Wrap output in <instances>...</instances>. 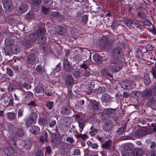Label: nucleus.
Returning a JSON list of instances; mask_svg holds the SVG:
<instances>
[{
  "mask_svg": "<svg viewBox=\"0 0 156 156\" xmlns=\"http://www.w3.org/2000/svg\"><path fill=\"white\" fill-rule=\"evenodd\" d=\"M46 31L44 26L39 27V29L35 33H33L24 39L22 41V44L27 48H30L36 40L40 44H43L46 42L44 33Z\"/></svg>",
  "mask_w": 156,
  "mask_h": 156,
  "instance_id": "f257e3e1",
  "label": "nucleus"
},
{
  "mask_svg": "<svg viewBox=\"0 0 156 156\" xmlns=\"http://www.w3.org/2000/svg\"><path fill=\"white\" fill-rule=\"evenodd\" d=\"M112 58L110 62L109 67L111 69L112 72H116L119 71L122 68L121 65L120 61L117 58Z\"/></svg>",
  "mask_w": 156,
  "mask_h": 156,
  "instance_id": "f03ea898",
  "label": "nucleus"
},
{
  "mask_svg": "<svg viewBox=\"0 0 156 156\" xmlns=\"http://www.w3.org/2000/svg\"><path fill=\"white\" fill-rule=\"evenodd\" d=\"M38 118V115L37 113L32 112H31L28 118L26 120V124L27 126H29L32 123L36 122Z\"/></svg>",
  "mask_w": 156,
  "mask_h": 156,
  "instance_id": "7ed1b4c3",
  "label": "nucleus"
},
{
  "mask_svg": "<svg viewBox=\"0 0 156 156\" xmlns=\"http://www.w3.org/2000/svg\"><path fill=\"white\" fill-rule=\"evenodd\" d=\"M124 48V44L122 41L118 43L117 48L115 49L113 51V57L118 58L120 52Z\"/></svg>",
  "mask_w": 156,
  "mask_h": 156,
  "instance_id": "20e7f679",
  "label": "nucleus"
},
{
  "mask_svg": "<svg viewBox=\"0 0 156 156\" xmlns=\"http://www.w3.org/2000/svg\"><path fill=\"white\" fill-rule=\"evenodd\" d=\"M73 108L70 105L63 107L61 109L60 112L63 115H68L73 111Z\"/></svg>",
  "mask_w": 156,
  "mask_h": 156,
  "instance_id": "39448f33",
  "label": "nucleus"
},
{
  "mask_svg": "<svg viewBox=\"0 0 156 156\" xmlns=\"http://www.w3.org/2000/svg\"><path fill=\"white\" fill-rule=\"evenodd\" d=\"M99 102L96 101L91 100L90 101V110L92 111H95L99 108Z\"/></svg>",
  "mask_w": 156,
  "mask_h": 156,
  "instance_id": "423d86ee",
  "label": "nucleus"
},
{
  "mask_svg": "<svg viewBox=\"0 0 156 156\" xmlns=\"http://www.w3.org/2000/svg\"><path fill=\"white\" fill-rule=\"evenodd\" d=\"M112 97L109 94L105 93L103 94L101 100L103 103H108L111 101Z\"/></svg>",
  "mask_w": 156,
  "mask_h": 156,
  "instance_id": "0eeeda50",
  "label": "nucleus"
},
{
  "mask_svg": "<svg viewBox=\"0 0 156 156\" xmlns=\"http://www.w3.org/2000/svg\"><path fill=\"white\" fill-rule=\"evenodd\" d=\"M112 121L108 120L105 121L104 124L103 129L106 132L112 130Z\"/></svg>",
  "mask_w": 156,
  "mask_h": 156,
  "instance_id": "6e6552de",
  "label": "nucleus"
},
{
  "mask_svg": "<svg viewBox=\"0 0 156 156\" xmlns=\"http://www.w3.org/2000/svg\"><path fill=\"white\" fill-rule=\"evenodd\" d=\"M110 43L108 41L107 38L105 36H103L101 39L100 45L102 48H107L109 47Z\"/></svg>",
  "mask_w": 156,
  "mask_h": 156,
  "instance_id": "1a4fd4ad",
  "label": "nucleus"
},
{
  "mask_svg": "<svg viewBox=\"0 0 156 156\" xmlns=\"http://www.w3.org/2000/svg\"><path fill=\"white\" fill-rule=\"evenodd\" d=\"M143 153V150L139 147H136L132 151V154L133 156H141Z\"/></svg>",
  "mask_w": 156,
  "mask_h": 156,
  "instance_id": "9d476101",
  "label": "nucleus"
},
{
  "mask_svg": "<svg viewBox=\"0 0 156 156\" xmlns=\"http://www.w3.org/2000/svg\"><path fill=\"white\" fill-rule=\"evenodd\" d=\"M3 4L4 9L5 10H12L13 9L12 2L10 0H5L3 1Z\"/></svg>",
  "mask_w": 156,
  "mask_h": 156,
  "instance_id": "9b49d317",
  "label": "nucleus"
},
{
  "mask_svg": "<svg viewBox=\"0 0 156 156\" xmlns=\"http://www.w3.org/2000/svg\"><path fill=\"white\" fill-rule=\"evenodd\" d=\"M33 144V141L29 140H26L24 141L23 147L26 149L30 150Z\"/></svg>",
  "mask_w": 156,
  "mask_h": 156,
  "instance_id": "f8f14e48",
  "label": "nucleus"
},
{
  "mask_svg": "<svg viewBox=\"0 0 156 156\" xmlns=\"http://www.w3.org/2000/svg\"><path fill=\"white\" fill-rule=\"evenodd\" d=\"M101 73L103 77L106 79L112 77V76L110 74L106 69H102L101 71Z\"/></svg>",
  "mask_w": 156,
  "mask_h": 156,
  "instance_id": "ddd939ff",
  "label": "nucleus"
},
{
  "mask_svg": "<svg viewBox=\"0 0 156 156\" xmlns=\"http://www.w3.org/2000/svg\"><path fill=\"white\" fill-rule=\"evenodd\" d=\"M30 131L31 133L34 134H38L40 132V129L38 126L33 125L30 128Z\"/></svg>",
  "mask_w": 156,
  "mask_h": 156,
  "instance_id": "4468645a",
  "label": "nucleus"
},
{
  "mask_svg": "<svg viewBox=\"0 0 156 156\" xmlns=\"http://www.w3.org/2000/svg\"><path fill=\"white\" fill-rule=\"evenodd\" d=\"M73 79L71 75H68L66 76L65 79V83L68 86H70L73 83Z\"/></svg>",
  "mask_w": 156,
  "mask_h": 156,
  "instance_id": "2eb2a0df",
  "label": "nucleus"
},
{
  "mask_svg": "<svg viewBox=\"0 0 156 156\" xmlns=\"http://www.w3.org/2000/svg\"><path fill=\"white\" fill-rule=\"evenodd\" d=\"M124 23L128 27L133 28L135 27V24L133 23L132 20L130 19L126 20L124 21Z\"/></svg>",
  "mask_w": 156,
  "mask_h": 156,
  "instance_id": "dca6fc26",
  "label": "nucleus"
},
{
  "mask_svg": "<svg viewBox=\"0 0 156 156\" xmlns=\"http://www.w3.org/2000/svg\"><path fill=\"white\" fill-rule=\"evenodd\" d=\"M148 106L152 108L156 106V98L152 97L150 98L147 103Z\"/></svg>",
  "mask_w": 156,
  "mask_h": 156,
  "instance_id": "f3484780",
  "label": "nucleus"
},
{
  "mask_svg": "<svg viewBox=\"0 0 156 156\" xmlns=\"http://www.w3.org/2000/svg\"><path fill=\"white\" fill-rule=\"evenodd\" d=\"M133 83L132 82L131 80H127V81H124L122 82L121 83V87L124 89H126L127 88V87H130V88H131L130 86L131 83Z\"/></svg>",
  "mask_w": 156,
  "mask_h": 156,
  "instance_id": "a211bd4d",
  "label": "nucleus"
},
{
  "mask_svg": "<svg viewBox=\"0 0 156 156\" xmlns=\"http://www.w3.org/2000/svg\"><path fill=\"white\" fill-rule=\"evenodd\" d=\"M36 56L34 54H32L30 55L27 58V62L28 64H32L36 60Z\"/></svg>",
  "mask_w": 156,
  "mask_h": 156,
  "instance_id": "6ab92c4d",
  "label": "nucleus"
},
{
  "mask_svg": "<svg viewBox=\"0 0 156 156\" xmlns=\"http://www.w3.org/2000/svg\"><path fill=\"white\" fill-rule=\"evenodd\" d=\"M48 123V120L47 119L44 117H40L39 119L38 123L41 126H43L45 125Z\"/></svg>",
  "mask_w": 156,
  "mask_h": 156,
  "instance_id": "aec40b11",
  "label": "nucleus"
},
{
  "mask_svg": "<svg viewBox=\"0 0 156 156\" xmlns=\"http://www.w3.org/2000/svg\"><path fill=\"white\" fill-rule=\"evenodd\" d=\"M93 58L94 61L98 63H101L102 61V58L99 54H95L93 56Z\"/></svg>",
  "mask_w": 156,
  "mask_h": 156,
  "instance_id": "412c9836",
  "label": "nucleus"
},
{
  "mask_svg": "<svg viewBox=\"0 0 156 156\" xmlns=\"http://www.w3.org/2000/svg\"><path fill=\"white\" fill-rule=\"evenodd\" d=\"M55 31L60 34H64L65 31V29L63 26H57L55 28Z\"/></svg>",
  "mask_w": 156,
  "mask_h": 156,
  "instance_id": "4be33fe9",
  "label": "nucleus"
},
{
  "mask_svg": "<svg viewBox=\"0 0 156 156\" xmlns=\"http://www.w3.org/2000/svg\"><path fill=\"white\" fill-rule=\"evenodd\" d=\"M95 85L94 84V87L95 88L94 90L95 92L98 94H100L102 93L105 91V89L104 87L99 86V88H97L95 87Z\"/></svg>",
  "mask_w": 156,
  "mask_h": 156,
  "instance_id": "5701e85b",
  "label": "nucleus"
},
{
  "mask_svg": "<svg viewBox=\"0 0 156 156\" xmlns=\"http://www.w3.org/2000/svg\"><path fill=\"white\" fill-rule=\"evenodd\" d=\"M152 94V91L151 89H147L144 90L142 93V95L143 97L148 98Z\"/></svg>",
  "mask_w": 156,
  "mask_h": 156,
  "instance_id": "b1692460",
  "label": "nucleus"
},
{
  "mask_svg": "<svg viewBox=\"0 0 156 156\" xmlns=\"http://www.w3.org/2000/svg\"><path fill=\"white\" fill-rule=\"evenodd\" d=\"M112 141L110 140L105 141L102 145L101 147L105 149H109L110 147L111 146Z\"/></svg>",
  "mask_w": 156,
  "mask_h": 156,
  "instance_id": "393cba45",
  "label": "nucleus"
},
{
  "mask_svg": "<svg viewBox=\"0 0 156 156\" xmlns=\"http://www.w3.org/2000/svg\"><path fill=\"white\" fill-rule=\"evenodd\" d=\"M51 0H44L43 3L41 6V10H49L48 7V4L50 2Z\"/></svg>",
  "mask_w": 156,
  "mask_h": 156,
  "instance_id": "a878e982",
  "label": "nucleus"
},
{
  "mask_svg": "<svg viewBox=\"0 0 156 156\" xmlns=\"http://www.w3.org/2000/svg\"><path fill=\"white\" fill-rule=\"evenodd\" d=\"M65 69L67 70L70 71L72 70V67L70 66L67 60H66L64 63Z\"/></svg>",
  "mask_w": 156,
  "mask_h": 156,
  "instance_id": "bb28decb",
  "label": "nucleus"
},
{
  "mask_svg": "<svg viewBox=\"0 0 156 156\" xmlns=\"http://www.w3.org/2000/svg\"><path fill=\"white\" fill-rule=\"evenodd\" d=\"M5 154L8 156H11L13 153L12 149L10 147H6L4 149Z\"/></svg>",
  "mask_w": 156,
  "mask_h": 156,
  "instance_id": "cd10ccee",
  "label": "nucleus"
},
{
  "mask_svg": "<svg viewBox=\"0 0 156 156\" xmlns=\"http://www.w3.org/2000/svg\"><path fill=\"white\" fill-rule=\"evenodd\" d=\"M42 2V0H32L31 3L32 6L37 7Z\"/></svg>",
  "mask_w": 156,
  "mask_h": 156,
  "instance_id": "c85d7f7f",
  "label": "nucleus"
},
{
  "mask_svg": "<svg viewBox=\"0 0 156 156\" xmlns=\"http://www.w3.org/2000/svg\"><path fill=\"white\" fill-rule=\"evenodd\" d=\"M78 122L80 127V131L81 132L84 126L85 121L83 119H80L78 121Z\"/></svg>",
  "mask_w": 156,
  "mask_h": 156,
  "instance_id": "c756f323",
  "label": "nucleus"
},
{
  "mask_svg": "<svg viewBox=\"0 0 156 156\" xmlns=\"http://www.w3.org/2000/svg\"><path fill=\"white\" fill-rule=\"evenodd\" d=\"M5 44L8 46H11L14 44V41L11 38L6 39L5 41Z\"/></svg>",
  "mask_w": 156,
  "mask_h": 156,
  "instance_id": "7c9ffc66",
  "label": "nucleus"
},
{
  "mask_svg": "<svg viewBox=\"0 0 156 156\" xmlns=\"http://www.w3.org/2000/svg\"><path fill=\"white\" fill-rule=\"evenodd\" d=\"M126 126L119 128L117 131V134L119 135H123L124 131L126 130Z\"/></svg>",
  "mask_w": 156,
  "mask_h": 156,
  "instance_id": "2f4dec72",
  "label": "nucleus"
},
{
  "mask_svg": "<svg viewBox=\"0 0 156 156\" xmlns=\"http://www.w3.org/2000/svg\"><path fill=\"white\" fill-rule=\"evenodd\" d=\"M36 69L38 72L41 74H43L45 72L44 67L39 65L36 67Z\"/></svg>",
  "mask_w": 156,
  "mask_h": 156,
  "instance_id": "473e14b6",
  "label": "nucleus"
},
{
  "mask_svg": "<svg viewBox=\"0 0 156 156\" xmlns=\"http://www.w3.org/2000/svg\"><path fill=\"white\" fill-rule=\"evenodd\" d=\"M36 92L38 93H42L44 91V90L42 88V84H38L36 87L35 89Z\"/></svg>",
  "mask_w": 156,
  "mask_h": 156,
  "instance_id": "72a5a7b5",
  "label": "nucleus"
},
{
  "mask_svg": "<svg viewBox=\"0 0 156 156\" xmlns=\"http://www.w3.org/2000/svg\"><path fill=\"white\" fill-rule=\"evenodd\" d=\"M140 95V92L137 91L133 90L130 94L131 96L134 98H138L139 95Z\"/></svg>",
  "mask_w": 156,
  "mask_h": 156,
  "instance_id": "f704fd0d",
  "label": "nucleus"
},
{
  "mask_svg": "<svg viewBox=\"0 0 156 156\" xmlns=\"http://www.w3.org/2000/svg\"><path fill=\"white\" fill-rule=\"evenodd\" d=\"M124 149L126 151H131L133 147L132 145L130 143H127L125 144L124 146Z\"/></svg>",
  "mask_w": 156,
  "mask_h": 156,
  "instance_id": "c9c22d12",
  "label": "nucleus"
},
{
  "mask_svg": "<svg viewBox=\"0 0 156 156\" xmlns=\"http://www.w3.org/2000/svg\"><path fill=\"white\" fill-rule=\"evenodd\" d=\"M144 81L146 85L149 84L151 83V80L149 77L148 75H146L144 76Z\"/></svg>",
  "mask_w": 156,
  "mask_h": 156,
  "instance_id": "e433bc0d",
  "label": "nucleus"
},
{
  "mask_svg": "<svg viewBox=\"0 0 156 156\" xmlns=\"http://www.w3.org/2000/svg\"><path fill=\"white\" fill-rule=\"evenodd\" d=\"M24 133V131L21 128L18 129L16 132V135L20 137H23Z\"/></svg>",
  "mask_w": 156,
  "mask_h": 156,
  "instance_id": "4c0bfd02",
  "label": "nucleus"
},
{
  "mask_svg": "<svg viewBox=\"0 0 156 156\" xmlns=\"http://www.w3.org/2000/svg\"><path fill=\"white\" fill-rule=\"evenodd\" d=\"M137 14L138 17L140 18H145L146 17V15L144 12L142 11H140L137 12Z\"/></svg>",
  "mask_w": 156,
  "mask_h": 156,
  "instance_id": "58836bf2",
  "label": "nucleus"
},
{
  "mask_svg": "<svg viewBox=\"0 0 156 156\" xmlns=\"http://www.w3.org/2000/svg\"><path fill=\"white\" fill-rule=\"evenodd\" d=\"M144 132L143 130H138L136 132L135 136L136 137H140L143 135Z\"/></svg>",
  "mask_w": 156,
  "mask_h": 156,
  "instance_id": "ea45409f",
  "label": "nucleus"
},
{
  "mask_svg": "<svg viewBox=\"0 0 156 156\" xmlns=\"http://www.w3.org/2000/svg\"><path fill=\"white\" fill-rule=\"evenodd\" d=\"M7 115L10 120H13L15 117L16 115L15 113L11 112L8 113Z\"/></svg>",
  "mask_w": 156,
  "mask_h": 156,
  "instance_id": "a19ab883",
  "label": "nucleus"
},
{
  "mask_svg": "<svg viewBox=\"0 0 156 156\" xmlns=\"http://www.w3.org/2000/svg\"><path fill=\"white\" fill-rule=\"evenodd\" d=\"M48 137V133H44V134L41 136L40 138L41 141L43 142L45 141H46Z\"/></svg>",
  "mask_w": 156,
  "mask_h": 156,
  "instance_id": "79ce46f5",
  "label": "nucleus"
},
{
  "mask_svg": "<svg viewBox=\"0 0 156 156\" xmlns=\"http://www.w3.org/2000/svg\"><path fill=\"white\" fill-rule=\"evenodd\" d=\"M73 74L74 77L78 78L80 76L81 73L80 71L76 70L73 72Z\"/></svg>",
  "mask_w": 156,
  "mask_h": 156,
  "instance_id": "37998d69",
  "label": "nucleus"
},
{
  "mask_svg": "<svg viewBox=\"0 0 156 156\" xmlns=\"http://www.w3.org/2000/svg\"><path fill=\"white\" fill-rule=\"evenodd\" d=\"M10 48L11 49V51L12 52L15 51V53H17L18 52V47L16 45L13 44L11 46Z\"/></svg>",
  "mask_w": 156,
  "mask_h": 156,
  "instance_id": "c03bdc74",
  "label": "nucleus"
},
{
  "mask_svg": "<svg viewBox=\"0 0 156 156\" xmlns=\"http://www.w3.org/2000/svg\"><path fill=\"white\" fill-rule=\"evenodd\" d=\"M6 69L7 74L10 77H12L13 76V72L11 69L10 67H7Z\"/></svg>",
  "mask_w": 156,
  "mask_h": 156,
  "instance_id": "a18cd8bd",
  "label": "nucleus"
},
{
  "mask_svg": "<svg viewBox=\"0 0 156 156\" xmlns=\"http://www.w3.org/2000/svg\"><path fill=\"white\" fill-rule=\"evenodd\" d=\"M146 49L147 51H152L154 50V47L151 44H148L146 46Z\"/></svg>",
  "mask_w": 156,
  "mask_h": 156,
  "instance_id": "49530a36",
  "label": "nucleus"
},
{
  "mask_svg": "<svg viewBox=\"0 0 156 156\" xmlns=\"http://www.w3.org/2000/svg\"><path fill=\"white\" fill-rule=\"evenodd\" d=\"M53 102H48L46 104V107H47L49 109L51 110L53 106Z\"/></svg>",
  "mask_w": 156,
  "mask_h": 156,
  "instance_id": "de8ad7c7",
  "label": "nucleus"
},
{
  "mask_svg": "<svg viewBox=\"0 0 156 156\" xmlns=\"http://www.w3.org/2000/svg\"><path fill=\"white\" fill-rule=\"evenodd\" d=\"M61 69L60 64L59 63L57 65L55 68H54V73L58 72L61 70Z\"/></svg>",
  "mask_w": 156,
  "mask_h": 156,
  "instance_id": "09e8293b",
  "label": "nucleus"
},
{
  "mask_svg": "<svg viewBox=\"0 0 156 156\" xmlns=\"http://www.w3.org/2000/svg\"><path fill=\"white\" fill-rule=\"evenodd\" d=\"M98 131V130L97 129H95L94 130L90 131L89 134L92 136H94L96 135Z\"/></svg>",
  "mask_w": 156,
  "mask_h": 156,
  "instance_id": "8fccbe9b",
  "label": "nucleus"
},
{
  "mask_svg": "<svg viewBox=\"0 0 156 156\" xmlns=\"http://www.w3.org/2000/svg\"><path fill=\"white\" fill-rule=\"evenodd\" d=\"M15 88V85L14 83H11L8 87V90L10 91H12Z\"/></svg>",
  "mask_w": 156,
  "mask_h": 156,
  "instance_id": "3c124183",
  "label": "nucleus"
},
{
  "mask_svg": "<svg viewBox=\"0 0 156 156\" xmlns=\"http://www.w3.org/2000/svg\"><path fill=\"white\" fill-rule=\"evenodd\" d=\"M107 113L109 114L114 113L115 112V109L111 108H109L106 110Z\"/></svg>",
  "mask_w": 156,
  "mask_h": 156,
  "instance_id": "603ef678",
  "label": "nucleus"
},
{
  "mask_svg": "<svg viewBox=\"0 0 156 156\" xmlns=\"http://www.w3.org/2000/svg\"><path fill=\"white\" fill-rule=\"evenodd\" d=\"M136 56L137 58H142L143 57L142 51L140 50H138L136 53Z\"/></svg>",
  "mask_w": 156,
  "mask_h": 156,
  "instance_id": "864d4df0",
  "label": "nucleus"
},
{
  "mask_svg": "<svg viewBox=\"0 0 156 156\" xmlns=\"http://www.w3.org/2000/svg\"><path fill=\"white\" fill-rule=\"evenodd\" d=\"M28 8L27 5L24 4L21 5L19 10H27Z\"/></svg>",
  "mask_w": 156,
  "mask_h": 156,
  "instance_id": "5fc2aeb1",
  "label": "nucleus"
},
{
  "mask_svg": "<svg viewBox=\"0 0 156 156\" xmlns=\"http://www.w3.org/2000/svg\"><path fill=\"white\" fill-rule=\"evenodd\" d=\"M87 136L86 134H79L76 136L77 138H81L83 140H84L86 139Z\"/></svg>",
  "mask_w": 156,
  "mask_h": 156,
  "instance_id": "6e6d98bb",
  "label": "nucleus"
},
{
  "mask_svg": "<svg viewBox=\"0 0 156 156\" xmlns=\"http://www.w3.org/2000/svg\"><path fill=\"white\" fill-rule=\"evenodd\" d=\"M34 156H44V154L41 150H39L36 152Z\"/></svg>",
  "mask_w": 156,
  "mask_h": 156,
  "instance_id": "4d7b16f0",
  "label": "nucleus"
},
{
  "mask_svg": "<svg viewBox=\"0 0 156 156\" xmlns=\"http://www.w3.org/2000/svg\"><path fill=\"white\" fill-rule=\"evenodd\" d=\"M24 112V110L22 108H20L19 109L18 111V116L19 117H21L23 115V113Z\"/></svg>",
  "mask_w": 156,
  "mask_h": 156,
  "instance_id": "13d9d810",
  "label": "nucleus"
},
{
  "mask_svg": "<svg viewBox=\"0 0 156 156\" xmlns=\"http://www.w3.org/2000/svg\"><path fill=\"white\" fill-rule=\"evenodd\" d=\"M33 16V12L31 11H30L26 15V17L28 19H30L32 18Z\"/></svg>",
  "mask_w": 156,
  "mask_h": 156,
  "instance_id": "bf43d9fd",
  "label": "nucleus"
},
{
  "mask_svg": "<svg viewBox=\"0 0 156 156\" xmlns=\"http://www.w3.org/2000/svg\"><path fill=\"white\" fill-rule=\"evenodd\" d=\"M20 65H19V66H17V65H14L13 66V69L14 70L19 71V70H21L22 69V67H20Z\"/></svg>",
  "mask_w": 156,
  "mask_h": 156,
  "instance_id": "052dcab7",
  "label": "nucleus"
},
{
  "mask_svg": "<svg viewBox=\"0 0 156 156\" xmlns=\"http://www.w3.org/2000/svg\"><path fill=\"white\" fill-rule=\"evenodd\" d=\"M82 21L84 23H87L88 19V16L87 15H84L82 18Z\"/></svg>",
  "mask_w": 156,
  "mask_h": 156,
  "instance_id": "680f3d73",
  "label": "nucleus"
},
{
  "mask_svg": "<svg viewBox=\"0 0 156 156\" xmlns=\"http://www.w3.org/2000/svg\"><path fill=\"white\" fill-rule=\"evenodd\" d=\"M82 71H84L83 73V76H88L90 75V73L89 71L87 69H84V70H82Z\"/></svg>",
  "mask_w": 156,
  "mask_h": 156,
  "instance_id": "e2e57ef3",
  "label": "nucleus"
},
{
  "mask_svg": "<svg viewBox=\"0 0 156 156\" xmlns=\"http://www.w3.org/2000/svg\"><path fill=\"white\" fill-rule=\"evenodd\" d=\"M56 124V121L55 120H53L49 123V126L51 128H52L55 126Z\"/></svg>",
  "mask_w": 156,
  "mask_h": 156,
  "instance_id": "0e129e2a",
  "label": "nucleus"
},
{
  "mask_svg": "<svg viewBox=\"0 0 156 156\" xmlns=\"http://www.w3.org/2000/svg\"><path fill=\"white\" fill-rule=\"evenodd\" d=\"M46 152L49 154H51V146H48L46 148Z\"/></svg>",
  "mask_w": 156,
  "mask_h": 156,
  "instance_id": "69168bd1",
  "label": "nucleus"
},
{
  "mask_svg": "<svg viewBox=\"0 0 156 156\" xmlns=\"http://www.w3.org/2000/svg\"><path fill=\"white\" fill-rule=\"evenodd\" d=\"M5 53L6 55L11 56L12 54V51L10 50L8 51L5 49Z\"/></svg>",
  "mask_w": 156,
  "mask_h": 156,
  "instance_id": "338daca9",
  "label": "nucleus"
},
{
  "mask_svg": "<svg viewBox=\"0 0 156 156\" xmlns=\"http://www.w3.org/2000/svg\"><path fill=\"white\" fill-rule=\"evenodd\" d=\"M153 91L154 95L156 96V83L154 84L153 86Z\"/></svg>",
  "mask_w": 156,
  "mask_h": 156,
  "instance_id": "774afa93",
  "label": "nucleus"
}]
</instances>
